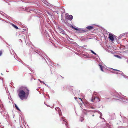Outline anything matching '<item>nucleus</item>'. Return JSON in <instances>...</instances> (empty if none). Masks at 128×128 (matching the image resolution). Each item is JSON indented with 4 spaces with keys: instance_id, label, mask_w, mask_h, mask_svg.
<instances>
[{
    "instance_id": "1a4fd4ad",
    "label": "nucleus",
    "mask_w": 128,
    "mask_h": 128,
    "mask_svg": "<svg viewBox=\"0 0 128 128\" xmlns=\"http://www.w3.org/2000/svg\"><path fill=\"white\" fill-rule=\"evenodd\" d=\"M99 66L101 70L103 72L104 71L103 69V66L99 64Z\"/></svg>"
},
{
    "instance_id": "5701e85b",
    "label": "nucleus",
    "mask_w": 128,
    "mask_h": 128,
    "mask_svg": "<svg viewBox=\"0 0 128 128\" xmlns=\"http://www.w3.org/2000/svg\"><path fill=\"white\" fill-rule=\"evenodd\" d=\"M75 98H76V97H75Z\"/></svg>"
},
{
    "instance_id": "f03ea898",
    "label": "nucleus",
    "mask_w": 128,
    "mask_h": 128,
    "mask_svg": "<svg viewBox=\"0 0 128 128\" xmlns=\"http://www.w3.org/2000/svg\"><path fill=\"white\" fill-rule=\"evenodd\" d=\"M73 17L72 15L66 14L65 16L66 19H68L70 20H72L73 18Z\"/></svg>"
},
{
    "instance_id": "dca6fc26",
    "label": "nucleus",
    "mask_w": 128,
    "mask_h": 128,
    "mask_svg": "<svg viewBox=\"0 0 128 128\" xmlns=\"http://www.w3.org/2000/svg\"><path fill=\"white\" fill-rule=\"evenodd\" d=\"M114 70H115V71H118L120 72V71L119 70H114Z\"/></svg>"
},
{
    "instance_id": "aec40b11",
    "label": "nucleus",
    "mask_w": 128,
    "mask_h": 128,
    "mask_svg": "<svg viewBox=\"0 0 128 128\" xmlns=\"http://www.w3.org/2000/svg\"><path fill=\"white\" fill-rule=\"evenodd\" d=\"M94 116V115H92V116Z\"/></svg>"
},
{
    "instance_id": "6ab92c4d",
    "label": "nucleus",
    "mask_w": 128,
    "mask_h": 128,
    "mask_svg": "<svg viewBox=\"0 0 128 128\" xmlns=\"http://www.w3.org/2000/svg\"><path fill=\"white\" fill-rule=\"evenodd\" d=\"M116 56H117V57H118V56H119L118 55H116Z\"/></svg>"
},
{
    "instance_id": "9d476101",
    "label": "nucleus",
    "mask_w": 128,
    "mask_h": 128,
    "mask_svg": "<svg viewBox=\"0 0 128 128\" xmlns=\"http://www.w3.org/2000/svg\"><path fill=\"white\" fill-rule=\"evenodd\" d=\"M14 105H15V106L16 107V108L19 111L20 110L19 108H18V106H17L16 105V104H14Z\"/></svg>"
},
{
    "instance_id": "39448f33",
    "label": "nucleus",
    "mask_w": 128,
    "mask_h": 128,
    "mask_svg": "<svg viewBox=\"0 0 128 128\" xmlns=\"http://www.w3.org/2000/svg\"><path fill=\"white\" fill-rule=\"evenodd\" d=\"M86 28L89 30H91L94 28V27L91 26H88L86 27Z\"/></svg>"
},
{
    "instance_id": "20e7f679",
    "label": "nucleus",
    "mask_w": 128,
    "mask_h": 128,
    "mask_svg": "<svg viewBox=\"0 0 128 128\" xmlns=\"http://www.w3.org/2000/svg\"><path fill=\"white\" fill-rule=\"evenodd\" d=\"M58 29L60 32H62V34H65V31L62 28L60 27H58Z\"/></svg>"
},
{
    "instance_id": "a211bd4d",
    "label": "nucleus",
    "mask_w": 128,
    "mask_h": 128,
    "mask_svg": "<svg viewBox=\"0 0 128 128\" xmlns=\"http://www.w3.org/2000/svg\"><path fill=\"white\" fill-rule=\"evenodd\" d=\"M63 121H64V122H66V120H63Z\"/></svg>"
},
{
    "instance_id": "423d86ee",
    "label": "nucleus",
    "mask_w": 128,
    "mask_h": 128,
    "mask_svg": "<svg viewBox=\"0 0 128 128\" xmlns=\"http://www.w3.org/2000/svg\"><path fill=\"white\" fill-rule=\"evenodd\" d=\"M10 24L14 28H16V29H18V28L17 26H16L14 24H12L11 23Z\"/></svg>"
},
{
    "instance_id": "412c9836",
    "label": "nucleus",
    "mask_w": 128,
    "mask_h": 128,
    "mask_svg": "<svg viewBox=\"0 0 128 128\" xmlns=\"http://www.w3.org/2000/svg\"><path fill=\"white\" fill-rule=\"evenodd\" d=\"M1 82H2V80H1Z\"/></svg>"
},
{
    "instance_id": "f8f14e48",
    "label": "nucleus",
    "mask_w": 128,
    "mask_h": 128,
    "mask_svg": "<svg viewBox=\"0 0 128 128\" xmlns=\"http://www.w3.org/2000/svg\"><path fill=\"white\" fill-rule=\"evenodd\" d=\"M91 52L93 54L95 55H96V54L92 50H91Z\"/></svg>"
},
{
    "instance_id": "7ed1b4c3",
    "label": "nucleus",
    "mask_w": 128,
    "mask_h": 128,
    "mask_svg": "<svg viewBox=\"0 0 128 128\" xmlns=\"http://www.w3.org/2000/svg\"><path fill=\"white\" fill-rule=\"evenodd\" d=\"M109 38L111 41H113L114 40V38L113 37L114 36L112 34H109Z\"/></svg>"
},
{
    "instance_id": "9b49d317",
    "label": "nucleus",
    "mask_w": 128,
    "mask_h": 128,
    "mask_svg": "<svg viewBox=\"0 0 128 128\" xmlns=\"http://www.w3.org/2000/svg\"><path fill=\"white\" fill-rule=\"evenodd\" d=\"M72 28H73V29H74V30H78V28H75V27H74L73 26H72Z\"/></svg>"
},
{
    "instance_id": "f3484780",
    "label": "nucleus",
    "mask_w": 128,
    "mask_h": 128,
    "mask_svg": "<svg viewBox=\"0 0 128 128\" xmlns=\"http://www.w3.org/2000/svg\"><path fill=\"white\" fill-rule=\"evenodd\" d=\"M79 99L81 101H82V99L81 98H79Z\"/></svg>"
},
{
    "instance_id": "f257e3e1",
    "label": "nucleus",
    "mask_w": 128,
    "mask_h": 128,
    "mask_svg": "<svg viewBox=\"0 0 128 128\" xmlns=\"http://www.w3.org/2000/svg\"><path fill=\"white\" fill-rule=\"evenodd\" d=\"M25 91L22 90H20L18 91V96L19 98L22 100H23L26 97V98L29 94V90L27 87L24 89Z\"/></svg>"
},
{
    "instance_id": "4be33fe9",
    "label": "nucleus",
    "mask_w": 128,
    "mask_h": 128,
    "mask_svg": "<svg viewBox=\"0 0 128 128\" xmlns=\"http://www.w3.org/2000/svg\"><path fill=\"white\" fill-rule=\"evenodd\" d=\"M75 98H76V97H75Z\"/></svg>"
},
{
    "instance_id": "6e6552de",
    "label": "nucleus",
    "mask_w": 128,
    "mask_h": 128,
    "mask_svg": "<svg viewBox=\"0 0 128 128\" xmlns=\"http://www.w3.org/2000/svg\"><path fill=\"white\" fill-rule=\"evenodd\" d=\"M95 98H96V97H94V96H92V100H91V101L92 102H94V101H95L96 99Z\"/></svg>"
},
{
    "instance_id": "0eeeda50",
    "label": "nucleus",
    "mask_w": 128,
    "mask_h": 128,
    "mask_svg": "<svg viewBox=\"0 0 128 128\" xmlns=\"http://www.w3.org/2000/svg\"><path fill=\"white\" fill-rule=\"evenodd\" d=\"M95 98L96 99L95 102H96L98 101H100V100L98 98L96 97V98Z\"/></svg>"
},
{
    "instance_id": "ddd939ff",
    "label": "nucleus",
    "mask_w": 128,
    "mask_h": 128,
    "mask_svg": "<svg viewBox=\"0 0 128 128\" xmlns=\"http://www.w3.org/2000/svg\"><path fill=\"white\" fill-rule=\"evenodd\" d=\"M2 54V51H0V56H1Z\"/></svg>"
},
{
    "instance_id": "4468645a",
    "label": "nucleus",
    "mask_w": 128,
    "mask_h": 128,
    "mask_svg": "<svg viewBox=\"0 0 128 128\" xmlns=\"http://www.w3.org/2000/svg\"><path fill=\"white\" fill-rule=\"evenodd\" d=\"M22 38L23 39H25V37L24 36H22Z\"/></svg>"
},
{
    "instance_id": "2eb2a0df",
    "label": "nucleus",
    "mask_w": 128,
    "mask_h": 128,
    "mask_svg": "<svg viewBox=\"0 0 128 128\" xmlns=\"http://www.w3.org/2000/svg\"><path fill=\"white\" fill-rule=\"evenodd\" d=\"M91 108H92V109H94V107L93 106H91L90 107Z\"/></svg>"
}]
</instances>
